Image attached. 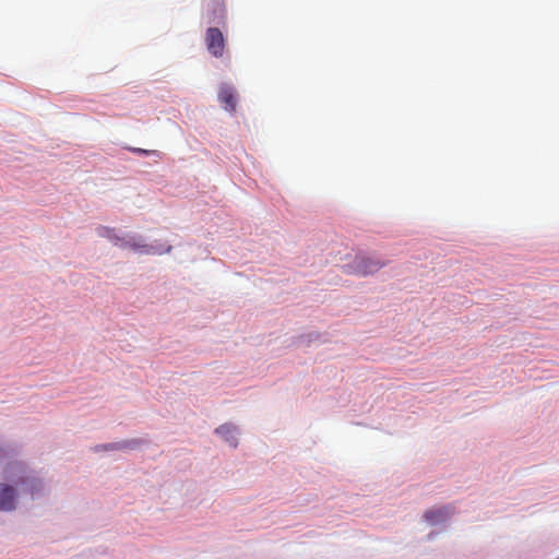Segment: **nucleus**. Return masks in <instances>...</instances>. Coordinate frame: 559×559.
<instances>
[{
  "instance_id": "1",
  "label": "nucleus",
  "mask_w": 559,
  "mask_h": 559,
  "mask_svg": "<svg viewBox=\"0 0 559 559\" xmlns=\"http://www.w3.org/2000/svg\"><path fill=\"white\" fill-rule=\"evenodd\" d=\"M385 265V262L374 259L371 257L358 255L354 259L353 263L348 265L349 273L367 276L381 270Z\"/></svg>"
},
{
  "instance_id": "2",
  "label": "nucleus",
  "mask_w": 559,
  "mask_h": 559,
  "mask_svg": "<svg viewBox=\"0 0 559 559\" xmlns=\"http://www.w3.org/2000/svg\"><path fill=\"white\" fill-rule=\"evenodd\" d=\"M207 51L215 58H222L225 51L226 39L217 27H209L205 33Z\"/></svg>"
},
{
  "instance_id": "3",
  "label": "nucleus",
  "mask_w": 559,
  "mask_h": 559,
  "mask_svg": "<svg viewBox=\"0 0 559 559\" xmlns=\"http://www.w3.org/2000/svg\"><path fill=\"white\" fill-rule=\"evenodd\" d=\"M209 22H218L226 15V0H203Z\"/></svg>"
},
{
  "instance_id": "4",
  "label": "nucleus",
  "mask_w": 559,
  "mask_h": 559,
  "mask_svg": "<svg viewBox=\"0 0 559 559\" xmlns=\"http://www.w3.org/2000/svg\"><path fill=\"white\" fill-rule=\"evenodd\" d=\"M453 513L454 509L447 506L426 511L424 518L429 524L436 525L448 520Z\"/></svg>"
},
{
  "instance_id": "5",
  "label": "nucleus",
  "mask_w": 559,
  "mask_h": 559,
  "mask_svg": "<svg viewBox=\"0 0 559 559\" xmlns=\"http://www.w3.org/2000/svg\"><path fill=\"white\" fill-rule=\"evenodd\" d=\"M16 492L12 486L0 484V511L15 509Z\"/></svg>"
},
{
  "instance_id": "6",
  "label": "nucleus",
  "mask_w": 559,
  "mask_h": 559,
  "mask_svg": "<svg viewBox=\"0 0 559 559\" xmlns=\"http://www.w3.org/2000/svg\"><path fill=\"white\" fill-rule=\"evenodd\" d=\"M215 432L221 436L230 447H237L238 430L234 425L224 424L216 428Z\"/></svg>"
},
{
  "instance_id": "7",
  "label": "nucleus",
  "mask_w": 559,
  "mask_h": 559,
  "mask_svg": "<svg viewBox=\"0 0 559 559\" xmlns=\"http://www.w3.org/2000/svg\"><path fill=\"white\" fill-rule=\"evenodd\" d=\"M96 234L99 237L107 238L115 242V245H118L121 241V247H132L135 248L136 246L134 243H131L130 241L121 240L118 235L116 234V230L108 226H98L96 228Z\"/></svg>"
},
{
  "instance_id": "8",
  "label": "nucleus",
  "mask_w": 559,
  "mask_h": 559,
  "mask_svg": "<svg viewBox=\"0 0 559 559\" xmlns=\"http://www.w3.org/2000/svg\"><path fill=\"white\" fill-rule=\"evenodd\" d=\"M218 99L224 105L225 109L234 111L236 109V97L234 90L229 86H222L218 92Z\"/></svg>"
},
{
  "instance_id": "9",
  "label": "nucleus",
  "mask_w": 559,
  "mask_h": 559,
  "mask_svg": "<svg viewBox=\"0 0 559 559\" xmlns=\"http://www.w3.org/2000/svg\"><path fill=\"white\" fill-rule=\"evenodd\" d=\"M128 150L133 153L141 154V155H156L157 154L156 151H150V150L139 148V147H128Z\"/></svg>"
},
{
  "instance_id": "10",
  "label": "nucleus",
  "mask_w": 559,
  "mask_h": 559,
  "mask_svg": "<svg viewBox=\"0 0 559 559\" xmlns=\"http://www.w3.org/2000/svg\"><path fill=\"white\" fill-rule=\"evenodd\" d=\"M122 447H129V442H126L122 445H118L116 443L103 445L104 450H114V449H118V448H122Z\"/></svg>"
}]
</instances>
